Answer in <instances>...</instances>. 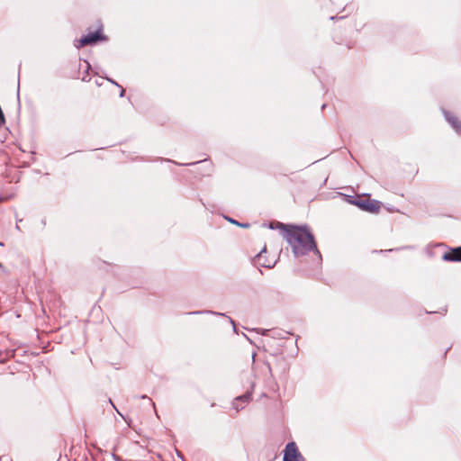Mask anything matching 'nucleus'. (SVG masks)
<instances>
[{"label":"nucleus","mask_w":461,"mask_h":461,"mask_svg":"<svg viewBox=\"0 0 461 461\" xmlns=\"http://www.w3.org/2000/svg\"><path fill=\"white\" fill-rule=\"evenodd\" d=\"M285 237L295 257L303 256L311 250L319 254L313 236L306 227L287 226Z\"/></svg>","instance_id":"nucleus-1"},{"label":"nucleus","mask_w":461,"mask_h":461,"mask_svg":"<svg viewBox=\"0 0 461 461\" xmlns=\"http://www.w3.org/2000/svg\"><path fill=\"white\" fill-rule=\"evenodd\" d=\"M353 204L358 206L359 208L369 212H378L381 208V203L376 200H354L351 202Z\"/></svg>","instance_id":"nucleus-2"},{"label":"nucleus","mask_w":461,"mask_h":461,"mask_svg":"<svg viewBox=\"0 0 461 461\" xmlns=\"http://www.w3.org/2000/svg\"><path fill=\"white\" fill-rule=\"evenodd\" d=\"M284 461H303V457L298 451L294 442H290L286 445L284 452Z\"/></svg>","instance_id":"nucleus-3"},{"label":"nucleus","mask_w":461,"mask_h":461,"mask_svg":"<svg viewBox=\"0 0 461 461\" xmlns=\"http://www.w3.org/2000/svg\"><path fill=\"white\" fill-rule=\"evenodd\" d=\"M267 248L266 246L262 249V250L255 257L254 264L258 267H267L271 268L276 264L275 258H268L267 256Z\"/></svg>","instance_id":"nucleus-4"},{"label":"nucleus","mask_w":461,"mask_h":461,"mask_svg":"<svg viewBox=\"0 0 461 461\" xmlns=\"http://www.w3.org/2000/svg\"><path fill=\"white\" fill-rule=\"evenodd\" d=\"M102 40H105V38L100 33V32H95L82 37L75 45L77 48H81Z\"/></svg>","instance_id":"nucleus-5"},{"label":"nucleus","mask_w":461,"mask_h":461,"mask_svg":"<svg viewBox=\"0 0 461 461\" xmlns=\"http://www.w3.org/2000/svg\"><path fill=\"white\" fill-rule=\"evenodd\" d=\"M444 115H445L446 120L449 122V124L453 127V129L457 133H460L461 132V123L457 120V118H456L455 116L451 115L450 113H448L447 111H444Z\"/></svg>","instance_id":"nucleus-6"},{"label":"nucleus","mask_w":461,"mask_h":461,"mask_svg":"<svg viewBox=\"0 0 461 461\" xmlns=\"http://www.w3.org/2000/svg\"><path fill=\"white\" fill-rule=\"evenodd\" d=\"M443 259L447 261H461V247L454 249L448 253H445Z\"/></svg>","instance_id":"nucleus-7"},{"label":"nucleus","mask_w":461,"mask_h":461,"mask_svg":"<svg viewBox=\"0 0 461 461\" xmlns=\"http://www.w3.org/2000/svg\"><path fill=\"white\" fill-rule=\"evenodd\" d=\"M249 394H244V395L239 396L233 402V407L237 411H240V409H243V407H244L243 404L249 402Z\"/></svg>","instance_id":"nucleus-8"},{"label":"nucleus","mask_w":461,"mask_h":461,"mask_svg":"<svg viewBox=\"0 0 461 461\" xmlns=\"http://www.w3.org/2000/svg\"><path fill=\"white\" fill-rule=\"evenodd\" d=\"M124 92H125V90H124V89H122V91H121V95H121V96H122V95H124Z\"/></svg>","instance_id":"nucleus-9"}]
</instances>
